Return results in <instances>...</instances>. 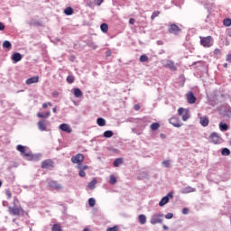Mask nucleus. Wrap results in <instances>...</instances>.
<instances>
[{"instance_id": "1", "label": "nucleus", "mask_w": 231, "mask_h": 231, "mask_svg": "<svg viewBox=\"0 0 231 231\" xmlns=\"http://www.w3.org/2000/svg\"><path fill=\"white\" fill-rule=\"evenodd\" d=\"M16 149L19 151V152L24 154V156L30 160H33L34 162L41 160V154H32V152L28 151V148L25 146L19 144L16 146Z\"/></svg>"}, {"instance_id": "2", "label": "nucleus", "mask_w": 231, "mask_h": 231, "mask_svg": "<svg viewBox=\"0 0 231 231\" xmlns=\"http://www.w3.org/2000/svg\"><path fill=\"white\" fill-rule=\"evenodd\" d=\"M200 44L204 48H210L214 44V39H212V36L203 37L200 36Z\"/></svg>"}, {"instance_id": "3", "label": "nucleus", "mask_w": 231, "mask_h": 231, "mask_svg": "<svg viewBox=\"0 0 231 231\" xmlns=\"http://www.w3.org/2000/svg\"><path fill=\"white\" fill-rule=\"evenodd\" d=\"M150 223L151 225H158L163 223V214L154 213L150 219Z\"/></svg>"}, {"instance_id": "4", "label": "nucleus", "mask_w": 231, "mask_h": 231, "mask_svg": "<svg viewBox=\"0 0 231 231\" xmlns=\"http://www.w3.org/2000/svg\"><path fill=\"white\" fill-rule=\"evenodd\" d=\"M179 116H182L183 122H187L190 118V111L187 108L180 107L178 109Z\"/></svg>"}, {"instance_id": "5", "label": "nucleus", "mask_w": 231, "mask_h": 231, "mask_svg": "<svg viewBox=\"0 0 231 231\" xmlns=\"http://www.w3.org/2000/svg\"><path fill=\"white\" fill-rule=\"evenodd\" d=\"M209 142L211 143H214L215 145L221 143V142H223V139L221 138V136H219V134L213 132L210 135H209Z\"/></svg>"}, {"instance_id": "6", "label": "nucleus", "mask_w": 231, "mask_h": 231, "mask_svg": "<svg viewBox=\"0 0 231 231\" xmlns=\"http://www.w3.org/2000/svg\"><path fill=\"white\" fill-rule=\"evenodd\" d=\"M72 163H77L78 165H82V162H84V155L81 153H78L71 158Z\"/></svg>"}, {"instance_id": "7", "label": "nucleus", "mask_w": 231, "mask_h": 231, "mask_svg": "<svg viewBox=\"0 0 231 231\" xmlns=\"http://www.w3.org/2000/svg\"><path fill=\"white\" fill-rule=\"evenodd\" d=\"M48 185L51 189H53L54 190H62V185L55 180H49Z\"/></svg>"}, {"instance_id": "8", "label": "nucleus", "mask_w": 231, "mask_h": 231, "mask_svg": "<svg viewBox=\"0 0 231 231\" xmlns=\"http://www.w3.org/2000/svg\"><path fill=\"white\" fill-rule=\"evenodd\" d=\"M173 195L172 192H170L167 196L163 197L159 202V207H163L169 203V199H172Z\"/></svg>"}, {"instance_id": "9", "label": "nucleus", "mask_w": 231, "mask_h": 231, "mask_svg": "<svg viewBox=\"0 0 231 231\" xmlns=\"http://www.w3.org/2000/svg\"><path fill=\"white\" fill-rule=\"evenodd\" d=\"M168 32L170 33H173L174 35H178L180 33V32H181V29H180L178 25L173 23V24L170 25Z\"/></svg>"}, {"instance_id": "10", "label": "nucleus", "mask_w": 231, "mask_h": 231, "mask_svg": "<svg viewBox=\"0 0 231 231\" xmlns=\"http://www.w3.org/2000/svg\"><path fill=\"white\" fill-rule=\"evenodd\" d=\"M42 169H53V161L46 160L42 162Z\"/></svg>"}, {"instance_id": "11", "label": "nucleus", "mask_w": 231, "mask_h": 231, "mask_svg": "<svg viewBox=\"0 0 231 231\" xmlns=\"http://www.w3.org/2000/svg\"><path fill=\"white\" fill-rule=\"evenodd\" d=\"M47 127H48V121H46L45 119H42L38 122V129L40 131H46Z\"/></svg>"}, {"instance_id": "12", "label": "nucleus", "mask_w": 231, "mask_h": 231, "mask_svg": "<svg viewBox=\"0 0 231 231\" xmlns=\"http://www.w3.org/2000/svg\"><path fill=\"white\" fill-rule=\"evenodd\" d=\"M8 210H9V214H11V216H19L21 214V209L15 206L9 207Z\"/></svg>"}, {"instance_id": "13", "label": "nucleus", "mask_w": 231, "mask_h": 231, "mask_svg": "<svg viewBox=\"0 0 231 231\" xmlns=\"http://www.w3.org/2000/svg\"><path fill=\"white\" fill-rule=\"evenodd\" d=\"M169 123L171 124V125H173L174 127H181L183 125V124H181V122H180V119H178L177 117H171L169 120Z\"/></svg>"}, {"instance_id": "14", "label": "nucleus", "mask_w": 231, "mask_h": 231, "mask_svg": "<svg viewBox=\"0 0 231 231\" xmlns=\"http://www.w3.org/2000/svg\"><path fill=\"white\" fill-rule=\"evenodd\" d=\"M60 129L63 131V133H68V134L73 133V129H71V126L68 124H61L60 125Z\"/></svg>"}, {"instance_id": "15", "label": "nucleus", "mask_w": 231, "mask_h": 231, "mask_svg": "<svg viewBox=\"0 0 231 231\" xmlns=\"http://www.w3.org/2000/svg\"><path fill=\"white\" fill-rule=\"evenodd\" d=\"M187 101L189 104H196V96H194V93L189 92L187 94Z\"/></svg>"}, {"instance_id": "16", "label": "nucleus", "mask_w": 231, "mask_h": 231, "mask_svg": "<svg viewBox=\"0 0 231 231\" xmlns=\"http://www.w3.org/2000/svg\"><path fill=\"white\" fill-rule=\"evenodd\" d=\"M37 82H39V76H34L32 78L28 79L25 81V84H27V86H30L32 84H37Z\"/></svg>"}, {"instance_id": "17", "label": "nucleus", "mask_w": 231, "mask_h": 231, "mask_svg": "<svg viewBox=\"0 0 231 231\" xmlns=\"http://www.w3.org/2000/svg\"><path fill=\"white\" fill-rule=\"evenodd\" d=\"M190 192H196V188L187 186L181 189V194H190Z\"/></svg>"}, {"instance_id": "18", "label": "nucleus", "mask_w": 231, "mask_h": 231, "mask_svg": "<svg viewBox=\"0 0 231 231\" xmlns=\"http://www.w3.org/2000/svg\"><path fill=\"white\" fill-rule=\"evenodd\" d=\"M200 124L203 127H207L209 124L208 117L207 116L199 117Z\"/></svg>"}, {"instance_id": "19", "label": "nucleus", "mask_w": 231, "mask_h": 231, "mask_svg": "<svg viewBox=\"0 0 231 231\" xmlns=\"http://www.w3.org/2000/svg\"><path fill=\"white\" fill-rule=\"evenodd\" d=\"M12 60H14V62H19L23 60V56L21 55V53L15 52L12 55Z\"/></svg>"}, {"instance_id": "20", "label": "nucleus", "mask_w": 231, "mask_h": 231, "mask_svg": "<svg viewBox=\"0 0 231 231\" xmlns=\"http://www.w3.org/2000/svg\"><path fill=\"white\" fill-rule=\"evenodd\" d=\"M164 66L165 68L171 69V71H176V65H174V62L172 60H168Z\"/></svg>"}, {"instance_id": "21", "label": "nucleus", "mask_w": 231, "mask_h": 231, "mask_svg": "<svg viewBox=\"0 0 231 231\" xmlns=\"http://www.w3.org/2000/svg\"><path fill=\"white\" fill-rule=\"evenodd\" d=\"M38 118H48L49 116H51V112L48 111L45 114L39 112L37 114Z\"/></svg>"}, {"instance_id": "22", "label": "nucleus", "mask_w": 231, "mask_h": 231, "mask_svg": "<svg viewBox=\"0 0 231 231\" xmlns=\"http://www.w3.org/2000/svg\"><path fill=\"white\" fill-rule=\"evenodd\" d=\"M219 129H220V131H222V133H225L226 131H228V125L221 122L219 124Z\"/></svg>"}, {"instance_id": "23", "label": "nucleus", "mask_w": 231, "mask_h": 231, "mask_svg": "<svg viewBox=\"0 0 231 231\" xmlns=\"http://www.w3.org/2000/svg\"><path fill=\"white\" fill-rule=\"evenodd\" d=\"M97 124L99 125V127H104V125H106V119L99 117L97 120Z\"/></svg>"}, {"instance_id": "24", "label": "nucleus", "mask_w": 231, "mask_h": 231, "mask_svg": "<svg viewBox=\"0 0 231 231\" xmlns=\"http://www.w3.org/2000/svg\"><path fill=\"white\" fill-rule=\"evenodd\" d=\"M139 223L141 225H145V223H147V217H145V215H140L139 216Z\"/></svg>"}, {"instance_id": "25", "label": "nucleus", "mask_w": 231, "mask_h": 231, "mask_svg": "<svg viewBox=\"0 0 231 231\" xmlns=\"http://www.w3.org/2000/svg\"><path fill=\"white\" fill-rule=\"evenodd\" d=\"M74 96L76 98H80L82 97V90L80 88H74Z\"/></svg>"}, {"instance_id": "26", "label": "nucleus", "mask_w": 231, "mask_h": 231, "mask_svg": "<svg viewBox=\"0 0 231 231\" xmlns=\"http://www.w3.org/2000/svg\"><path fill=\"white\" fill-rule=\"evenodd\" d=\"M113 134H115L113 133V131L107 130V131L104 132L103 136H104L105 138H112Z\"/></svg>"}, {"instance_id": "27", "label": "nucleus", "mask_w": 231, "mask_h": 231, "mask_svg": "<svg viewBox=\"0 0 231 231\" xmlns=\"http://www.w3.org/2000/svg\"><path fill=\"white\" fill-rule=\"evenodd\" d=\"M97 179H94L93 180H91L89 183H88V189H90L91 190H93L97 185Z\"/></svg>"}, {"instance_id": "28", "label": "nucleus", "mask_w": 231, "mask_h": 231, "mask_svg": "<svg viewBox=\"0 0 231 231\" xmlns=\"http://www.w3.org/2000/svg\"><path fill=\"white\" fill-rule=\"evenodd\" d=\"M100 28L104 33H107V31L109 30V26L107 25V23H102L100 25Z\"/></svg>"}, {"instance_id": "29", "label": "nucleus", "mask_w": 231, "mask_h": 231, "mask_svg": "<svg viewBox=\"0 0 231 231\" xmlns=\"http://www.w3.org/2000/svg\"><path fill=\"white\" fill-rule=\"evenodd\" d=\"M150 129L152 131H158L160 129V124L159 123H153L151 125Z\"/></svg>"}, {"instance_id": "30", "label": "nucleus", "mask_w": 231, "mask_h": 231, "mask_svg": "<svg viewBox=\"0 0 231 231\" xmlns=\"http://www.w3.org/2000/svg\"><path fill=\"white\" fill-rule=\"evenodd\" d=\"M124 161L121 158L116 159L114 162V167H120Z\"/></svg>"}, {"instance_id": "31", "label": "nucleus", "mask_w": 231, "mask_h": 231, "mask_svg": "<svg viewBox=\"0 0 231 231\" xmlns=\"http://www.w3.org/2000/svg\"><path fill=\"white\" fill-rule=\"evenodd\" d=\"M64 14H65V15H73V8H71V7H67V8L64 10Z\"/></svg>"}, {"instance_id": "32", "label": "nucleus", "mask_w": 231, "mask_h": 231, "mask_svg": "<svg viewBox=\"0 0 231 231\" xmlns=\"http://www.w3.org/2000/svg\"><path fill=\"white\" fill-rule=\"evenodd\" d=\"M222 156H230V150L228 148H224L221 151Z\"/></svg>"}, {"instance_id": "33", "label": "nucleus", "mask_w": 231, "mask_h": 231, "mask_svg": "<svg viewBox=\"0 0 231 231\" xmlns=\"http://www.w3.org/2000/svg\"><path fill=\"white\" fill-rule=\"evenodd\" d=\"M78 169H79V176L80 178H84L86 176V171L82 169V165H78Z\"/></svg>"}, {"instance_id": "34", "label": "nucleus", "mask_w": 231, "mask_h": 231, "mask_svg": "<svg viewBox=\"0 0 231 231\" xmlns=\"http://www.w3.org/2000/svg\"><path fill=\"white\" fill-rule=\"evenodd\" d=\"M3 48H6L7 50L12 49V43L8 41L4 42Z\"/></svg>"}, {"instance_id": "35", "label": "nucleus", "mask_w": 231, "mask_h": 231, "mask_svg": "<svg viewBox=\"0 0 231 231\" xmlns=\"http://www.w3.org/2000/svg\"><path fill=\"white\" fill-rule=\"evenodd\" d=\"M51 230L52 231H62V227L59 224H54Z\"/></svg>"}, {"instance_id": "36", "label": "nucleus", "mask_w": 231, "mask_h": 231, "mask_svg": "<svg viewBox=\"0 0 231 231\" xmlns=\"http://www.w3.org/2000/svg\"><path fill=\"white\" fill-rule=\"evenodd\" d=\"M224 26H231V19L230 18H225L223 21Z\"/></svg>"}, {"instance_id": "37", "label": "nucleus", "mask_w": 231, "mask_h": 231, "mask_svg": "<svg viewBox=\"0 0 231 231\" xmlns=\"http://www.w3.org/2000/svg\"><path fill=\"white\" fill-rule=\"evenodd\" d=\"M67 82L69 83V84H73V82H75V77L74 76H68L67 77Z\"/></svg>"}, {"instance_id": "38", "label": "nucleus", "mask_w": 231, "mask_h": 231, "mask_svg": "<svg viewBox=\"0 0 231 231\" xmlns=\"http://www.w3.org/2000/svg\"><path fill=\"white\" fill-rule=\"evenodd\" d=\"M160 14H161L160 11L153 12L151 16L152 21H154V19H156V17H158L160 15Z\"/></svg>"}, {"instance_id": "39", "label": "nucleus", "mask_w": 231, "mask_h": 231, "mask_svg": "<svg viewBox=\"0 0 231 231\" xmlns=\"http://www.w3.org/2000/svg\"><path fill=\"white\" fill-rule=\"evenodd\" d=\"M96 203H97V200H95L94 198H90V199H88V205H89V207H94V206L96 205Z\"/></svg>"}, {"instance_id": "40", "label": "nucleus", "mask_w": 231, "mask_h": 231, "mask_svg": "<svg viewBox=\"0 0 231 231\" xmlns=\"http://www.w3.org/2000/svg\"><path fill=\"white\" fill-rule=\"evenodd\" d=\"M116 177L115 175L110 176V185H116Z\"/></svg>"}, {"instance_id": "41", "label": "nucleus", "mask_w": 231, "mask_h": 231, "mask_svg": "<svg viewBox=\"0 0 231 231\" xmlns=\"http://www.w3.org/2000/svg\"><path fill=\"white\" fill-rule=\"evenodd\" d=\"M149 60V57L147 55L143 54L140 57V62H147Z\"/></svg>"}, {"instance_id": "42", "label": "nucleus", "mask_w": 231, "mask_h": 231, "mask_svg": "<svg viewBox=\"0 0 231 231\" xmlns=\"http://www.w3.org/2000/svg\"><path fill=\"white\" fill-rule=\"evenodd\" d=\"M162 165L168 169L169 167H171V161L169 160L163 161Z\"/></svg>"}, {"instance_id": "43", "label": "nucleus", "mask_w": 231, "mask_h": 231, "mask_svg": "<svg viewBox=\"0 0 231 231\" xmlns=\"http://www.w3.org/2000/svg\"><path fill=\"white\" fill-rule=\"evenodd\" d=\"M5 195L7 197V199H12V192L9 189L5 190Z\"/></svg>"}, {"instance_id": "44", "label": "nucleus", "mask_w": 231, "mask_h": 231, "mask_svg": "<svg viewBox=\"0 0 231 231\" xmlns=\"http://www.w3.org/2000/svg\"><path fill=\"white\" fill-rule=\"evenodd\" d=\"M174 217V215L172 213H168L165 215L166 219H172Z\"/></svg>"}, {"instance_id": "45", "label": "nucleus", "mask_w": 231, "mask_h": 231, "mask_svg": "<svg viewBox=\"0 0 231 231\" xmlns=\"http://www.w3.org/2000/svg\"><path fill=\"white\" fill-rule=\"evenodd\" d=\"M214 55H221V50L219 49H215V51H213Z\"/></svg>"}, {"instance_id": "46", "label": "nucleus", "mask_w": 231, "mask_h": 231, "mask_svg": "<svg viewBox=\"0 0 231 231\" xmlns=\"http://www.w3.org/2000/svg\"><path fill=\"white\" fill-rule=\"evenodd\" d=\"M106 231H118V226L109 227Z\"/></svg>"}, {"instance_id": "47", "label": "nucleus", "mask_w": 231, "mask_h": 231, "mask_svg": "<svg viewBox=\"0 0 231 231\" xmlns=\"http://www.w3.org/2000/svg\"><path fill=\"white\" fill-rule=\"evenodd\" d=\"M48 106H51V102L43 103V104H42V108H43V109H46V107H48Z\"/></svg>"}, {"instance_id": "48", "label": "nucleus", "mask_w": 231, "mask_h": 231, "mask_svg": "<svg viewBox=\"0 0 231 231\" xmlns=\"http://www.w3.org/2000/svg\"><path fill=\"white\" fill-rule=\"evenodd\" d=\"M52 97H54V98L59 97V92L58 91L52 92Z\"/></svg>"}, {"instance_id": "49", "label": "nucleus", "mask_w": 231, "mask_h": 231, "mask_svg": "<svg viewBox=\"0 0 231 231\" xmlns=\"http://www.w3.org/2000/svg\"><path fill=\"white\" fill-rule=\"evenodd\" d=\"M226 62H231V54L226 55Z\"/></svg>"}, {"instance_id": "50", "label": "nucleus", "mask_w": 231, "mask_h": 231, "mask_svg": "<svg viewBox=\"0 0 231 231\" xmlns=\"http://www.w3.org/2000/svg\"><path fill=\"white\" fill-rule=\"evenodd\" d=\"M5 30V23L0 22V31L3 32Z\"/></svg>"}, {"instance_id": "51", "label": "nucleus", "mask_w": 231, "mask_h": 231, "mask_svg": "<svg viewBox=\"0 0 231 231\" xmlns=\"http://www.w3.org/2000/svg\"><path fill=\"white\" fill-rule=\"evenodd\" d=\"M182 214H189V208H184L182 209Z\"/></svg>"}, {"instance_id": "52", "label": "nucleus", "mask_w": 231, "mask_h": 231, "mask_svg": "<svg viewBox=\"0 0 231 231\" xmlns=\"http://www.w3.org/2000/svg\"><path fill=\"white\" fill-rule=\"evenodd\" d=\"M135 21L134 18H130L129 24H134Z\"/></svg>"}, {"instance_id": "53", "label": "nucleus", "mask_w": 231, "mask_h": 231, "mask_svg": "<svg viewBox=\"0 0 231 231\" xmlns=\"http://www.w3.org/2000/svg\"><path fill=\"white\" fill-rule=\"evenodd\" d=\"M134 109L135 111H140V105H135Z\"/></svg>"}, {"instance_id": "54", "label": "nucleus", "mask_w": 231, "mask_h": 231, "mask_svg": "<svg viewBox=\"0 0 231 231\" xmlns=\"http://www.w3.org/2000/svg\"><path fill=\"white\" fill-rule=\"evenodd\" d=\"M103 2H104V0H97L98 6H100V5H102Z\"/></svg>"}, {"instance_id": "55", "label": "nucleus", "mask_w": 231, "mask_h": 231, "mask_svg": "<svg viewBox=\"0 0 231 231\" xmlns=\"http://www.w3.org/2000/svg\"><path fill=\"white\" fill-rule=\"evenodd\" d=\"M227 35H228V37H231V29L227 30Z\"/></svg>"}, {"instance_id": "56", "label": "nucleus", "mask_w": 231, "mask_h": 231, "mask_svg": "<svg viewBox=\"0 0 231 231\" xmlns=\"http://www.w3.org/2000/svg\"><path fill=\"white\" fill-rule=\"evenodd\" d=\"M81 169H82L83 171H86V170L88 169V166H86V165H85V166H82V165H81Z\"/></svg>"}, {"instance_id": "57", "label": "nucleus", "mask_w": 231, "mask_h": 231, "mask_svg": "<svg viewBox=\"0 0 231 231\" xmlns=\"http://www.w3.org/2000/svg\"><path fill=\"white\" fill-rule=\"evenodd\" d=\"M110 56H111V51H106V57H110Z\"/></svg>"}, {"instance_id": "58", "label": "nucleus", "mask_w": 231, "mask_h": 231, "mask_svg": "<svg viewBox=\"0 0 231 231\" xmlns=\"http://www.w3.org/2000/svg\"><path fill=\"white\" fill-rule=\"evenodd\" d=\"M52 112H53V113H57V106H55V107L52 108Z\"/></svg>"}, {"instance_id": "59", "label": "nucleus", "mask_w": 231, "mask_h": 231, "mask_svg": "<svg viewBox=\"0 0 231 231\" xmlns=\"http://www.w3.org/2000/svg\"><path fill=\"white\" fill-rule=\"evenodd\" d=\"M162 228H163L164 230H169V226H163Z\"/></svg>"}, {"instance_id": "60", "label": "nucleus", "mask_w": 231, "mask_h": 231, "mask_svg": "<svg viewBox=\"0 0 231 231\" xmlns=\"http://www.w3.org/2000/svg\"><path fill=\"white\" fill-rule=\"evenodd\" d=\"M224 68H228V64H227V63H225V64H224Z\"/></svg>"}, {"instance_id": "61", "label": "nucleus", "mask_w": 231, "mask_h": 231, "mask_svg": "<svg viewBox=\"0 0 231 231\" xmlns=\"http://www.w3.org/2000/svg\"><path fill=\"white\" fill-rule=\"evenodd\" d=\"M161 138H165V134H161Z\"/></svg>"}, {"instance_id": "62", "label": "nucleus", "mask_w": 231, "mask_h": 231, "mask_svg": "<svg viewBox=\"0 0 231 231\" xmlns=\"http://www.w3.org/2000/svg\"><path fill=\"white\" fill-rule=\"evenodd\" d=\"M83 231H89V229L88 228H85Z\"/></svg>"}, {"instance_id": "63", "label": "nucleus", "mask_w": 231, "mask_h": 231, "mask_svg": "<svg viewBox=\"0 0 231 231\" xmlns=\"http://www.w3.org/2000/svg\"><path fill=\"white\" fill-rule=\"evenodd\" d=\"M2 185H3V182L0 180V187H2Z\"/></svg>"}, {"instance_id": "64", "label": "nucleus", "mask_w": 231, "mask_h": 231, "mask_svg": "<svg viewBox=\"0 0 231 231\" xmlns=\"http://www.w3.org/2000/svg\"><path fill=\"white\" fill-rule=\"evenodd\" d=\"M230 145H231V139H230V142H229Z\"/></svg>"}]
</instances>
